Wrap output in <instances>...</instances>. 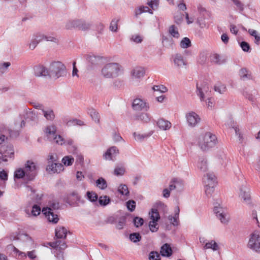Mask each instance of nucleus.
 <instances>
[{"label": "nucleus", "mask_w": 260, "mask_h": 260, "mask_svg": "<svg viewBox=\"0 0 260 260\" xmlns=\"http://www.w3.org/2000/svg\"><path fill=\"white\" fill-rule=\"evenodd\" d=\"M132 108L135 111H147L149 109V105L145 100L136 98L133 102Z\"/></svg>", "instance_id": "11"}, {"label": "nucleus", "mask_w": 260, "mask_h": 260, "mask_svg": "<svg viewBox=\"0 0 260 260\" xmlns=\"http://www.w3.org/2000/svg\"><path fill=\"white\" fill-rule=\"evenodd\" d=\"M88 114L91 116V118L96 123L100 122V116L99 114L94 109H89L88 111Z\"/></svg>", "instance_id": "33"}, {"label": "nucleus", "mask_w": 260, "mask_h": 260, "mask_svg": "<svg viewBox=\"0 0 260 260\" xmlns=\"http://www.w3.org/2000/svg\"><path fill=\"white\" fill-rule=\"evenodd\" d=\"M41 209L40 207L37 205H34L32 206L30 212H29L28 209L25 210V213L29 217L31 216L36 217L39 215L41 213Z\"/></svg>", "instance_id": "25"}, {"label": "nucleus", "mask_w": 260, "mask_h": 260, "mask_svg": "<svg viewBox=\"0 0 260 260\" xmlns=\"http://www.w3.org/2000/svg\"><path fill=\"white\" fill-rule=\"evenodd\" d=\"M160 253L163 256L169 257L171 256L172 254V250L170 245L168 243L164 244L161 247Z\"/></svg>", "instance_id": "24"}, {"label": "nucleus", "mask_w": 260, "mask_h": 260, "mask_svg": "<svg viewBox=\"0 0 260 260\" xmlns=\"http://www.w3.org/2000/svg\"><path fill=\"white\" fill-rule=\"evenodd\" d=\"M56 126L54 125H51L46 127L45 132L49 141L62 145L64 143V139L60 135H56Z\"/></svg>", "instance_id": "6"}, {"label": "nucleus", "mask_w": 260, "mask_h": 260, "mask_svg": "<svg viewBox=\"0 0 260 260\" xmlns=\"http://www.w3.org/2000/svg\"><path fill=\"white\" fill-rule=\"evenodd\" d=\"M119 21V19H113L110 25V30L113 32L117 31V25H118V22Z\"/></svg>", "instance_id": "52"}, {"label": "nucleus", "mask_w": 260, "mask_h": 260, "mask_svg": "<svg viewBox=\"0 0 260 260\" xmlns=\"http://www.w3.org/2000/svg\"><path fill=\"white\" fill-rule=\"evenodd\" d=\"M42 112L44 116L47 120L52 121L55 118L54 113L53 110L51 109H42Z\"/></svg>", "instance_id": "27"}, {"label": "nucleus", "mask_w": 260, "mask_h": 260, "mask_svg": "<svg viewBox=\"0 0 260 260\" xmlns=\"http://www.w3.org/2000/svg\"><path fill=\"white\" fill-rule=\"evenodd\" d=\"M150 115L146 113H141L136 116V119L142 121L144 122H148L150 121Z\"/></svg>", "instance_id": "28"}, {"label": "nucleus", "mask_w": 260, "mask_h": 260, "mask_svg": "<svg viewBox=\"0 0 260 260\" xmlns=\"http://www.w3.org/2000/svg\"><path fill=\"white\" fill-rule=\"evenodd\" d=\"M214 90L215 91L222 94L225 92L226 88L225 85L221 83H218L214 86Z\"/></svg>", "instance_id": "42"}, {"label": "nucleus", "mask_w": 260, "mask_h": 260, "mask_svg": "<svg viewBox=\"0 0 260 260\" xmlns=\"http://www.w3.org/2000/svg\"><path fill=\"white\" fill-rule=\"evenodd\" d=\"M240 78L243 80L250 79V74H248V71L246 68H242L239 72Z\"/></svg>", "instance_id": "41"}, {"label": "nucleus", "mask_w": 260, "mask_h": 260, "mask_svg": "<svg viewBox=\"0 0 260 260\" xmlns=\"http://www.w3.org/2000/svg\"><path fill=\"white\" fill-rule=\"evenodd\" d=\"M149 258L150 260H160V254L156 251H152L149 254Z\"/></svg>", "instance_id": "61"}, {"label": "nucleus", "mask_w": 260, "mask_h": 260, "mask_svg": "<svg viewBox=\"0 0 260 260\" xmlns=\"http://www.w3.org/2000/svg\"><path fill=\"white\" fill-rule=\"evenodd\" d=\"M110 199L109 197L105 196L101 197L99 199V204L103 206H105L109 204L110 202Z\"/></svg>", "instance_id": "48"}, {"label": "nucleus", "mask_w": 260, "mask_h": 260, "mask_svg": "<svg viewBox=\"0 0 260 260\" xmlns=\"http://www.w3.org/2000/svg\"><path fill=\"white\" fill-rule=\"evenodd\" d=\"M151 221L157 222L160 219V216L158 210L156 209L152 208L149 212Z\"/></svg>", "instance_id": "35"}, {"label": "nucleus", "mask_w": 260, "mask_h": 260, "mask_svg": "<svg viewBox=\"0 0 260 260\" xmlns=\"http://www.w3.org/2000/svg\"><path fill=\"white\" fill-rule=\"evenodd\" d=\"M118 191L122 195L127 196L129 194L128 187L125 184H120L118 187Z\"/></svg>", "instance_id": "46"}, {"label": "nucleus", "mask_w": 260, "mask_h": 260, "mask_svg": "<svg viewBox=\"0 0 260 260\" xmlns=\"http://www.w3.org/2000/svg\"><path fill=\"white\" fill-rule=\"evenodd\" d=\"M235 130L236 135L238 136L239 141L240 143H242L244 141V138L242 133L240 132V130L238 126H235L233 127Z\"/></svg>", "instance_id": "55"}, {"label": "nucleus", "mask_w": 260, "mask_h": 260, "mask_svg": "<svg viewBox=\"0 0 260 260\" xmlns=\"http://www.w3.org/2000/svg\"><path fill=\"white\" fill-rule=\"evenodd\" d=\"M169 32L174 38H179L180 37V35L178 32V28L174 25H172L169 27Z\"/></svg>", "instance_id": "36"}, {"label": "nucleus", "mask_w": 260, "mask_h": 260, "mask_svg": "<svg viewBox=\"0 0 260 260\" xmlns=\"http://www.w3.org/2000/svg\"><path fill=\"white\" fill-rule=\"evenodd\" d=\"M14 179H21L24 177L26 178V174L25 173V170L23 169L19 168L16 170L14 174Z\"/></svg>", "instance_id": "34"}, {"label": "nucleus", "mask_w": 260, "mask_h": 260, "mask_svg": "<svg viewBox=\"0 0 260 260\" xmlns=\"http://www.w3.org/2000/svg\"><path fill=\"white\" fill-rule=\"evenodd\" d=\"M47 164L54 163V162H58V156L56 154L50 153L47 157Z\"/></svg>", "instance_id": "40"}, {"label": "nucleus", "mask_w": 260, "mask_h": 260, "mask_svg": "<svg viewBox=\"0 0 260 260\" xmlns=\"http://www.w3.org/2000/svg\"><path fill=\"white\" fill-rule=\"evenodd\" d=\"M152 134V132L149 133L148 134H137L136 132L133 133V136L135 139L138 141H141L145 139L148 138Z\"/></svg>", "instance_id": "37"}, {"label": "nucleus", "mask_w": 260, "mask_h": 260, "mask_svg": "<svg viewBox=\"0 0 260 260\" xmlns=\"http://www.w3.org/2000/svg\"><path fill=\"white\" fill-rule=\"evenodd\" d=\"M96 186L102 190H104L107 187V183L106 180L103 177H100L96 180Z\"/></svg>", "instance_id": "30"}, {"label": "nucleus", "mask_w": 260, "mask_h": 260, "mask_svg": "<svg viewBox=\"0 0 260 260\" xmlns=\"http://www.w3.org/2000/svg\"><path fill=\"white\" fill-rule=\"evenodd\" d=\"M80 23H82L81 19L70 20L66 23V28L67 29H71L73 28H79Z\"/></svg>", "instance_id": "23"}, {"label": "nucleus", "mask_w": 260, "mask_h": 260, "mask_svg": "<svg viewBox=\"0 0 260 260\" xmlns=\"http://www.w3.org/2000/svg\"><path fill=\"white\" fill-rule=\"evenodd\" d=\"M42 41L41 37H40L39 34L37 35L36 36V38L34 39H32L31 42L29 44V48L31 50H34L37 45Z\"/></svg>", "instance_id": "39"}, {"label": "nucleus", "mask_w": 260, "mask_h": 260, "mask_svg": "<svg viewBox=\"0 0 260 260\" xmlns=\"http://www.w3.org/2000/svg\"><path fill=\"white\" fill-rule=\"evenodd\" d=\"M171 183H173L175 184V185H177L178 187H176V189H180L183 186V181L182 179L180 178H173L171 180Z\"/></svg>", "instance_id": "49"}, {"label": "nucleus", "mask_w": 260, "mask_h": 260, "mask_svg": "<svg viewBox=\"0 0 260 260\" xmlns=\"http://www.w3.org/2000/svg\"><path fill=\"white\" fill-rule=\"evenodd\" d=\"M247 246L252 250L260 252V232L255 231L250 235Z\"/></svg>", "instance_id": "8"}, {"label": "nucleus", "mask_w": 260, "mask_h": 260, "mask_svg": "<svg viewBox=\"0 0 260 260\" xmlns=\"http://www.w3.org/2000/svg\"><path fill=\"white\" fill-rule=\"evenodd\" d=\"M130 39L136 43H140L143 41V37L139 35H133L131 36Z\"/></svg>", "instance_id": "57"}, {"label": "nucleus", "mask_w": 260, "mask_h": 260, "mask_svg": "<svg viewBox=\"0 0 260 260\" xmlns=\"http://www.w3.org/2000/svg\"><path fill=\"white\" fill-rule=\"evenodd\" d=\"M186 117L188 125L191 127L195 126L200 121L199 116L194 112L187 114Z\"/></svg>", "instance_id": "15"}, {"label": "nucleus", "mask_w": 260, "mask_h": 260, "mask_svg": "<svg viewBox=\"0 0 260 260\" xmlns=\"http://www.w3.org/2000/svg\"><path fill=\"white\" fill-rule=\"evenodd\" d=\"M217 142L216 136L210 132H207L199 137L198 145L203 151H207L215 147Z\"/></svg>", "instance_id": "2"}, {"label": "nucleus", "mask_w": 260, "mask_h": 260, "mask_svg": "<svg viewBox=\"0 0 260 260\" xmlns=\"http://www.w3.org/2000/svg\"><path fill=\"white\" fill-rule=\"evenodd\" d=\"M197 94L200 97V100L203 101L205 100V93L208 91V86L205 83L200 85L197 83Z\"/></svg>", "instance_id": "18"}, {"label": "nucleus", "mask_w": 260, "mask_h": 260, "mask_svg": "<svg viewBox=\"0 0 260 260\" xmlns=\"http://www.w3.org/2000/svg\"><path fill=\"white\" fill-rule=\"evenodd\" d=\"M191 45V41L189 38L185 37L183 38L180 42V47L182 48H188Z\"/></svg>", "instance_id": "43"}, {"label": "nucleus", "mask_w": 260, "mask_h": 260, "mask_svg": "<svg viewBox=\"0 0 260 260\" xmlns=\"http://www.w3.org/2000/svg\"><path fill=\"white\" fill-rule=\"evenodd\" d=\"M119 153L118 149L116 146H112L108 148L103 154V158L105 160L114 161Z\"/></svg>", "instance_id": "12"}, {"label": "nucleus", "mask_w": 260, "mask_h": 260, "mask_svg": "<svg viewBox=\"0 0 260 260\" xmlns=\"http://www.w3.org/2000/svg\"><path fill=\"white\" fill-rule=\"evenodd\" d=\"M210 60L211 62L214 63L221 64L225 62V59H222L221 56L218 54H213L210 56Z\"/></svg>", "instance_id": "29"}, {"label": "nucleus", "mask_w": 260, "mask_h": 260, "mask_svg": "<svg viewBox=\"0 0 260 260\" xmlns=\"http://www.w3.org/2000/svg\"><path fill=\"white\" fill-rule=\"evenodd\" d=\"M26 174V180H33L38 173V167L37 164L31 160H27L24 168Z\"/></svg>", "instance_id": "7"}, {"label": "nucleus", "mask_w": 260, "mask_h": 260, "mask_svg": "<svg viewBox=\"0 0 260 260\" xmlns=\"http://www.w3.org/2000/svg\"><path fill=\"white\" fill-rule=\"evenodd\" d=\"M125 169L123 167H116L114 170V174L116 176L123 175Z\"/></svg>", "instance_id": "64"}, {"label": "nucleus", "mask_w": 260, "mask_h": 260, "mask_svg": "<svg viewBox=\"0 0 260 260\" xmlns=\"http://www.w3.org/2000/svg\"><path fill=\"white\" fill-rule=\"evenodd\" d=\"M197 23L201 28H208L209 24L206 22L205 19L203 17H200L197 19Z\"/></svg>", "instance_id": "47"}, {"label": "nucleus", "mask_w": 260, "mask_h": 260, "mask_svg": "<svg viewBox=\"0 0 260 260\" xmlns=\"http://www.w3.org/2000/svg\"><path fill=\"white\" fill-rule=\"evenodd\" d=\"M19 116L21 119H24L26 120L34 121L36 119V114L31 110V109L25 107L22 112H21Z\"/></svg>", "instance_id": "16"}, {"label": "nucleus", "mask_w": 260, "mask_h": 260, "mask_svg": "<svg viewBox=\"0 0 260 260\" xmlns=\"http://www.w3.org/2000/svg\"><path fill=\"white\" fill-rule=\"evenodd\" d=\"M87 59L93 65L97 64L101 59L100 56H96L94 54H89L87 56Z\"/></svg>", "instance_id": "31"}, {"label": "nucleus", "mask_w": 260, "mask_h": 260, "mask_svg": "<svg viewBox=\"0 0 260 260\" xmlns=\"http://www.w3.org/2000/svg\"><path fill=\"white\" fill-rule=\"evenodd\" d=\"M204 247L205 249H211L213 251H216L219 248L217 243L214 240L206 243Z\"/></svg>", "instance_id": "32"}, {"label": "nucleus", "mask_w": 260, "mask_h": 260, "mask_svg": "<svg viewBox=\"0 0 260 260\" xmlns=\"http://www.w3.org/2000/svg\"><path fill=\"white\" fill-rule=\"evenodd\" d=\"M133 222L136 227H139L143 224L144 220L142 218L136 217L133 220Z\"/></svg>", "instance_id": "60"}, {"label": "nucleus", "mask_w": 260, "mask_h": 260, "mask_svg": "<svg viewBox=\"0 0 260 260\" xmlns=\"http://www.w3.org/2000/svg\"><path fill=\"white\" fill-rule=\"evenodd\" d=\"M213 212L222 223L226 224L229 222L230 217L226 209L218 203L214 204Z\"/></svg>", "instance_id": "5"}, {"label": "nucleus", "mask_w": 260, "mask_h": 260, "mask_svg": "<svg viewBox=\"0 0 260 260\" xmlns=\"http://www.w3.org/2000/svg\"><path fill=\"white\" fill-rule=\"evenodd\" d=\"M40 37L42 40V41L43 40H45L46 41H51L56 42L57 41V39L52 36H47L44 34H39Z\"/></svg>", "instance_id": "51"}, {"label": "nucleus", "mask_w": 260, "mask_h": 260, "mask_svg": "<svg viewBox=\"0 0 260 260\" xmlns=\"http://www.w3.org/2000/svg\"><path fill=\"white\" fill-rule=\"evenodd\" d=\"M240 46L241 47L242 50L244 52H250V47L249 44L245 41H242L240 43Z\"/></svg>", "instance_id": "56"}, {"label": "nucleus", "mask_w": 260, "mask_h": 260, "mask_svg": "<svg viewBox=\"0 0 260 260\" xmlns=\"http://www.w3.org/2000/svg\"><path fill=\"white\" fill-rule=\"evenodd\" d=\"M82 23H80L79 29L82 30H86L90 28V24L86 23L84 20H81Z\"/></svg>", "instance_id": "58"}, {"label": "nucleus", "mask_w": 260, "mask_h": 260, "mask_svg": "<svg viewBox=\"0 0 260 260\" xmlns=\"http://www.w3.org/2000/svg\"><path fill=\"white\" fill-rule=\"evenodd\" d=\"M174 62L177 67H181L186 64L183 59V56L180 54H176L174 57Z\"/></svg>", "instance_id": "26"}, {"label": "nucleus", "mask_w": 260, "mask_h": 260, "mask_svg": "<svg viewBox=\"0 0 260 260\" xmlns=\"http://www.w3.org/2000/svg\"><path fill=\"white\" fill-rule=\"evenodd\" d=\"M149 227L150 230L153 233L157 232L158 230V226L156 221H150L149 223Z\"/></svg>", "instance_id": "53"}, {"label": "nucleus", "mask_w": 260, "mask_h": 260, "mask_svg": "<svg viewBox=\"0 0 260 260\" xmlns=\"http://www.w3.org/2000/svg\"><path fill=\"white\" fill-rule=\"evenodd\" d=\"M86 196L87 199L91 202H95L98 200V194L93 191H88L86 192Z\"/></svg>", "instance_id": "44"}, {"label": "nucleus", "mask_w": 260, "mask_h": 260, "mask_svg": "<svg viewBox=\"0 0 260 260\" xmlns=\"http://www.w3.org/2000/svg\"><path fill=\"white\" fill-rule=\"evenodd\" d=\"M74 161V158L71 155L64 156L61 160L62 163L66 166L72 165Z\"/></svg>", "instance_id": "38"}, {"label": "nucleus", "mask_w": 260, "mask_h": 260, "mask_svg": "<svg viewBox=\"0 0 260 260\" xmlns=\"http://www.w3.org/2000/svg\"><path fill=\"white\" fill-rule=\"evenodd\" d=\"M197 168L201 171L205 172L208 170L207 160L204 157L199 158L197 163Z\"/></svg>", "instance_id": "21"}, {"label": "nucleus", "mask_w": 260, "mask_h": 260, "mask_svg": "<svg viewBox=\"0 0 260 260\" xmlns=\"http://www.w3.org/2000/svg\"><path fill=\"white\" fill-rule=\"evenodd\" d=\"M126 222V218L125 217H122L120 218L117 224H116V228L121 230L123 229Z\"/></svg>", "instance_id": "63"}, {"label": "nucleus", "mask_w": 260, "mask_h": 260, "mask_svg": "<svg viewBox=\"0 0 260 260\" xmlns=\"http://www.w3.org/2000/svg\"><path fill=\"white\" fill-rule=\"evenodd\" d=\"M205 185V192L206 194L209 197L214 190V186L216 184V178L213 173H207L203 178Z\"/></svg>", "instance_id": "4"}, {"label": "nucleus", "mask_w": 260, "mask_h": 260, "mask_svg": "<svg viewBox=\"0 0 260 260\" xmlns=\"http://www.w3.org/2000/svg\"><path fill=\"white\" fill-rule=\"evenodd\" d=\"M52 252L54 254L56 260H64L62 251H52Z\"/></svg>", "instance_id": "59"}, {"label": "nucleus", "mask_w": 260, "mask_h": 260, "mask_svg": "<svg viewBox=\"0 0 260 260\" xmlns=\"http://www.w3.org/2000/svg\"><path fill=\"white\" fill-rule=\"evenodd\" d=\"M14 150L13 146L11 145H2L0 149V156L2 160L4 161H7V158L14 157Z\"/></svg>", "instance_id": "10"}, {"label": "nucleus", "mask_w": 260, "mask_h": 260, "mask_svg": "<svg viewBox=\"0 0 260 260\" xmlns=\"http://www.w3.org/2000/svg\"><path fill=\"white\" fill-rule=\"evenodd\" d=\"M129 239L133 242L136 243L141 240V236L138 233H134L129 235Z\"/></svg>", "instance_id": "50"}, {"label": "nucleus", "mask_w": 260, "mask_h": 260, "mask_svg": "<svg viewBox=\"0 0 260 260\" xmlns=\"http://www.w3.org/2000/svg\"><path fill=\"white\" fill-rule=\"evenodd\" d=\"M60 205L58 202L53 200L50 201L49 203V207L46 209H50L51 211H53V210H57L59 208Z\"/></svg>", "instance_id": "45"}, {"label": "nucleus", "mask_w": 260, "mask_h": 260, "mask_svg": "<svg viewBox=\"0 0 260 260\" xmlns=\"http://www.w3.org/2000/svg\"><path fill=\"white\" fill-rule=\"evenodd\" d=\"M122 67L118 63L110 62L105 64L101 69V75L105 78H116L123 74Z\"/></svg>", "instance_id": "1"}, {"label": "nucleus", "mask_w": 260, "mask_h": 260, "mask_svg": "<svg viewBox=\"0 0 260 260\" xmlns=\"http://www.w3.org/2000/svg\"><path fill=\"white\" fill-rule=\"evenodd\" d=\"M67 233V230L63 226H58L55 229V236L57 238H66Z\"/></svg>", "instance_id": "22"}, {"label": "nucleus", "mask_w": 260, "mask_h": 260, "mask_svg": "<svg viewBox=\"0 0 260 260\" xmlns=\"http://www.w3.org/2000/svg\"><path fill=\"white\" fill-rule=\"evenodd\" d=\"M152 89L154 91H160L161 93L165 92L167 91V88H166V87L162 85H154L152 87Z\"/></svg>", "instance_id": "62"}, {"label": "nucleus", "mask_w": 260, "mask_h": 260, "mask_svg": "<svg viewBox=\"0 0 260 260\" xmlns=\"http://www.w3.org/2000/svg\"><path fill=\"white\" fill-rule=\"evenodd\" d=\"M34 72L36 76L37 77H50L49 69H48L43 65H38L34 67Z\"/></svg>", "instance_id": "17"}, {"label": "nucleus", "mask_w": 260, "mask_h": 260, "mask_svg": "<svg viewBox=\"0 0 260 260\" xmlns=\"http://www.w3.org/2000/svg\"><path fill=\"white\" fill-rule=\"evenodd\" d=\"M126 207L131 212H133L136 208V202L134 200H129L126 202Z\"/></svg>", "instance_id": "54"}, {"label": "nucleus", "mask_w": 260, "mask_h": 260, "mask_svg": "<svg viewBox=\"0 0 260 260\" xmlns=\"http://www.w3.org/2000/svg\"><path fill=\"white\" fill-rule=\"evenodd\" d=\"M50 77L59 78L66 75L67 71L65 66L60 61L52 62L49 66Z\"/></svg>", "instance_id": "3"}, {"label": "nucleus", "mask_w": 260, "mask_h": 260, "mask_svg": "<svg viewBox=\"0 0 260 260\" xmlns=\"http://www.w3.org/2000/svg\"><path fill=\"white\" fill-rule=\"evenodd\" d=\"M157 125L160 129L166 131L171 128L172 124L170 121L163 118H160L157 121Z\"/></svg>", "instance_id": "20"}, {"label": "nucleus", "mask_w": 260, "mask_h": 260, "mask_svg": "<svg viewBox=\"0 0 260 260\" xmlns=\"http://www.w3.org/2000/svg\"><path fill=\"white\" fill-rule=\"evenodd\" d=\"M145 74V71L143 68L136 67L132 71V76L133 78L141 79Z\"/></svg>", "instance_id": "19"}, {"label": "nucleus", "mask_w": 260, "mask_h": 260, "mask_svg": "<svg viewBox=\"0 0 260 260\" xmlns=\"http://www.w3.org/2000/svg\"><path fill=\"white\" fill-rule=\"evenodd\" d=\"M46 171L49 173H59L64 170L63 166L59 162H54L48 164L46 168Z\"/></svg>", "instance_id": "13"}, {"label": "nucleus", "mask_w": 260, "mask_h": 260, "mask_svg": "<svg viewBox=\"0 0 260 260\" xmlns=\"http://www.w3.org/2000/svg\"><path fill=\"white\" fill-rule=\"evenodd\" d=\"M239 197L244 204L247 205L251 204V199L249 189L247 187V183L245 181L240 185Z\"/></svg>", "instance_id": "9"}, {"label": "nucleus", "mask_w": 260, "mask_h": 260, "mask_svg": "<svg viewBox=\"0 0 260 260\" xmlns=\"http://www.w3.org/2000/svg\"><path fill=\"white\" fill-rule=\"evenodd\" d=\"M42 212L47 217L48 221L53 224L57 223L59 220V217L57 214L54 213L53 211H51L50 209H43Z\"/></svg>", "instance_id": "14"}]
</instances>
